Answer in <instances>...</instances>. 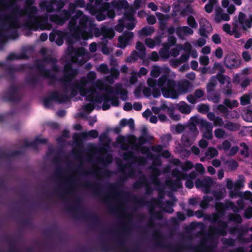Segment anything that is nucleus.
<instances>
[{
  "label": "nucleus",
  "instance_id": "nucleus-2",
  "mask_svg": "<svg viewBox=\"0 0 252 252\" xmlns=\"http://www.w3.org/2000/svg\"><path fill=\"white\" fill-rule=\"evenodd\" d=\"M7 7L10 10V13L4 16L0 15V21L2 22L1 27L6 31L12 30L9 34V37L16 39L19 37L17 29L21 27L18 19L22 15L23 10L20 6L15 4L12 1L8 2Z\"/></svg>",
  "mask_w": 252,
  "mask_h": 252
},
{
  "label": "nucleus",
  "instance_id": "nucleus-13",
  "mask_svg": "<svg viewBox=\"0 0 252 252\" xmlns=\"http://www.w3.org/2000/svg\"><path fill=\"white\" fill-rule=\"evenodd\" d=\"M18 88L15 85L12 84L3 93L2 100L9 102H19L20 101L21 98L18 94Z\"/></svg>",
  "mask_w": 252,
  "mask_h": 252
},
{
  "label": "nucleus",
  "instance_id": "nucleus-22",
  "mask_svg": "<svg viewBox=\"0 0 252 252\" xmlns=\"http://www.w3.org/2000/svg\"><path fill=\"white\" fill-rule=\"evenodd\" d=\"M133 36L134 33L132 32L125 31L118 38L119 47L121 49H124Z\"/></svg>",
  "mask_w": 252,
  "mask_h": 252
},
{
  "label": "nucleus",
  "instance_id": "nucleus-12",
  "mask_svg": "<svg viewBox=\"0 0 252 252\" xmlns=\"http://www.w3.org/2000/svg\"><path fill=\"white\" fill-rule=\"evenodd\" d=\"M34 67L37 69L40 75L50 79L48 82L49 85H54L56 82L58 81L56 75L54 73H52L51 70L46 68L44 64L40 63L38 62L35 63ZM60 80V79L59 81L61 82Z\"/></svg>",
  "mask_w": 252,
  "mask_h": 252
},
{
  "label": "nucleus",
  "instance_id": "nucleus-64",
  "mask_svg": "<svg viewBox=\"0 0 252 252\" xmlns=\"http://www.w3.org/2000/svg\"><path fill=\"white\" fill-rule=\"evenodd\" d=\"M70 19L68 26L70 31L72 32V30H76V29L78 28V26L77 25L78 20L73 17H71Z\"/></svg>",
  "mask_w": 252,
  "mask_h": 252
},
{
  "label": "nucleus",
  "instance_id": "nucleus-50",
  "mask_svg": "<svg viewBox=\"0 0 252 252\" xmlns=\"http://www.w3.org/2000/svg\"><path fill=\"white\" fill-rule=\"evenodd\" d=\"M172 175L181 180L187 179L188 176L187 174L181 172L178 169H174L172 170Z\"/></svg>",
  "mask_w": 252,
  "mask_h": 252
},
{
  "label": "nucleus",
  "instance_id": "nucleus-6",
  "mask_svg": "<svg viewBox=\"0 0 252 252\" xmlns=\"http://www.w3.org/2000/svg\"><path fill=\"white\" fill-rule=\"evenodd\" d=\"M127 176L125 174L120 177V180L115 183H107L106 187L109 192L115 197L121 198L125 196L126 192L119 189L123 187L124 183L128 179Z\"/></svg>",
  "mask_w": 252,
  "mask_h": 252
},
{
  "label": "nucleus",
  "instance_id": "nucleus-24",
  "mask_svg": "<svg viewBox=\"0 0 252 252\" xmlns=\"http://www.w3.org/2000/svg\"><path fill=\"white\" fill-rule=\"evenodd\" d=\"M153 238L155 240V245L159 248H170V245H166L165 239L161 232L158 230L155 231L153 234Z\"/></svg>",
  "mask_w": 252,
  "mask_h": 252
},
{
  "label": "nucleus",
  "instance_id": "nucleus-61",
  "mask_svg": "<svg viewBox=\"0 0 252 252\" xmlns=\"http://www.w3.org/2000/svg\"><path fill=\"white\" fill-rule=\"evenodd\" d=\"M118 126H134V121L132 118L128 120L123 118L120 121Z\"/></svg>",
  "mask_w": 252,
  "mask_h": 252
},
{
  "label": "nucleus",
  "instance_id": "nucleus-10",
  "mask_svg": "<svg viewBox=\"0 0 252 252\" xmlns=\"http://www.w3.org/2000/svg\"><path fill=\"white\" fill-rule=\"evenodd\" d=\"M67 54L69 55H73L72 60L77 63L79 65H83L86 61L83 58L79 60V58L83 57L88 54L87 50L84 47H79L75 48L73 46H70L67 48Z\"/></svg>",
  "mask_w": 252,
  "mask_h": 252
},
{
  "label": "nucleus",
  "instance_id": "nucleus-30",
  "mask_svg": "<svg viewBox=\"0 0 252 252\" xmlns=\"http://www.w3.org/2000/svg\"><path fill=\"white\" fill-rule=\"evenodd\" d=\"M17 113L15 109H12L9 112L0 113V123L10 121L14 118Z\"/></svg>",
  "mask_w": 252,
  "mask_h": 252
},
{
  "label": "nucleus",
  "instance_id": "nucleus-9",
  "mask_svg": "<svg viewBox=\"0 0 252 252\" xmlns=\"http://www.w3.org/2000/svg\"><path fill=\"white\" fill-rule=\"evenodd\" d=\"M158 202L159 200L158 199L154 198L152 199V201L147 202L148 205L149 207V210L151 214V219L148 223L147 227L152 228L155 227V223L152 218L158 220H161L163 219V214L162 212H155L154 211L155 206Z\"/></svg>",
  "mask_w": 252,
  "mask_h": 252
},
{
  "label": "nucleus",
  "instance_id": "nucleus-1",
  "mask_svg": "<svg viewBox=\"0 0 252 252\" xmlns=\"http://www.w3.org/2000/svg\"><path fill=\"white\" fill-rule=\"evenodd\" d=\"M78 74V70L73 68L71 63L67 62L65 63L63 69V76L60 80L63 85V94H61L57 90H55L47 96L44 97L43 103L45 108H51L53 105V101L58 104H63L69 101L71 98L78 94V91L82 96H84L88 93L93 91L91 88L85 87L88 81L84 77L82 78L80 81L76 80L70 83Z\"/></svg>",
  "mask_w": 252,
  "mask_h": 252
},
{
  "label": "nucleus",
  "instance_id": "nucleus-59",
  "mask_svg": "<svg viewBox=\"0 0 252 252\" xmlns=\"http://www.w3.org/2000/svg\"><path fill=\"white\" fill-rule=\"evenodd\" d=\"M226 209L231 208V209L235 213H238L240 211V208L230 200H226Z\"/></svg>",
  "mask_w": 252,
  "mask_h": 252
},
{
  "label": "nucleus",
  "instance_id": "nucleus-63",
  "mask_svg": "<svg viewBox=\"0 0 252 252\" xmlns=\"http://www.w3.org/2000/svg\"><path fill=\"white\" fill-rule=\"evenodd\" d=\"M187 24L192 29L197 28L198 25L195 18L192 15L188 16L187 19Z\"/></svg>",
  "mask_w": 252,
  "mask_h": 252
},
{
  "label": "nucleus",
  "instance_id": "nucleus-14",
  "mask_svg": "<svg viewBox=\"0 0 252 252\" xmlns=\"http://www.w3.org/2000/svg\"><path fill=\"white\" fill-rule=\"evenodd\" d=\"M146 131L147 127H143V135L140 136L138 138H137L134 135L129 136L127 140V142L129 145H131V148L133 150L138 149V148H140L141 146H142L143 144L148 142V139L144 136V133Z\"/></svg>",
  "mask_w": 252,
  "mask_h": 252
},
{
  "label": "nucleus",
  "instance_id": "nucleus-37",
  "mask_svg": "<svg viewBox=\"0 0 252 252\" xmlns=\"http://www.w3.org/2000/svg\"><path fill=\"white\" fill-rule=\"evenodd\" d=\"M85 135V132H82L81 133H74L73 135V139L74 144L78 146H82L83 144V141L86 139V136Z\"/></svg>",
  "mask_w": 252,
  "mask_h": 252
},
{
  "label": "nucleus",
  "instance_id": "nucleus-55",
  "mask_svg": "<svg viewBox=\"0 0 252 252\" xmlns=\"http://www.w3.org/2000/svg\"><path fill=\"white\" fill-rule=\"evenodd\" d=\"M215 19L217 22H219L220 19L224 21H228L230 20V16L227 13L218 12Z\"/></svg>",
  "mask_w": 252,
  "mask_h": 252
},
{
  "label": "nucleus",
  "instance_id": "nucleus-28",
  "mask_svg": "<svg viewBox=\"0 0 252 252\" xmlns=\"http://www.w3.org/2000/svg\"><path fill=\"white\" fill-rule=\"evenodd\" d=\"M99 142L102 144V146L99 148V152H105L108 148H109L108 137L106 132L100 134L99 137Z\"/></svg>",
  "mask_w": 252,
  "mask_h": 252
},
{
  "label": "nucleus",
  "instance_id": "nucleus-57",
  "mask_svg": "<svg viewBox=\"0 0 252 252\" xmlns=\"http://www.w3.org/2000/svg\"><path fill=\"white\" fill-rule=\"evenodd\" d=\"M213 200V197L210 196H204L203 200L200 203V206L201 208L205 209L209 206V204Z\"/></svg>",
  "mask_w": 252,
  "mask_h": 252
},
{
  "label": "nucleus",
  "instance_id": "nucleus-48",
  "mask_svg": "<svg viewBox=\"0 0 252 252\" xmlns=\"http://www.w3.org/2000/svg\"><path fill=\"white\" fill-rule=\"evenodd\" d=\"M7 71V75L9 76L11 81H14L15 80V72L18 71L19 70L13 66H6V64L4 67Z\"/></svg>",
  "mask_w": 252,
  "mask_h": 252
},
{
  "label": "nucleus",
  "instance_id": "nucleus-44",
  "mask_svg": "<svg viewBox=\"0 0 252 252\" xmlns=\"http://www.w3.org/2000/svg\"><path fill=\"white\" fill-rule=\"evenodd\" d=\"M108 9H97L93 11L96 14V19L98 21H101L105 20L107 16L106 11Z\"/></svg>",
  "mask_w": 252,
  "mask_h": 252
},
{
  "label": "nucleus",
  "instance_id": "nucleus-4",
  "mask_svg": "<svg viewBox=\"0 0 252 252\" xmlns=\"http://www.w3.org/2000/svg\"><path fill=\"white\" fill-rule=\"evenodd\" d=\"M158 85L160 88L163 96L165 98L176 99L179 94L175 90L176 83L174 80L169 78L166 75L161 76L157 81Z\"/></svg>",
  "mask_w": 252,
  "mask_h": 252
},
{
  "label": "nucleus",
  "instance_id": "nucleus-26",
  "mask_svg": "<svg viewBox=\"0 0 252 252\" xmlns=\"http://www.w3.org/2000/svg\"><path fill=\"white\" fill-rule=\"evenodd\" d=\"M212 31V27L211 24L207 20L204 19L200 22L199 34L200 36L208 38V34Z\"/></svg>",
  "mask_w": 252,
  "mask_h": 252
},
{
  "label": "nucleus",
  "instance_id": "nucleus-7",
  "mask_svg": "<svg viewBox=\"0 0 252 252\" xmlns=\"http://www.w3.org/2000/svg\"><path fill=\"white\" fill-rule=\"evenodd\" d=\"M82 186L85 188L91 189L94 195L104 203L107 204L109 203L110 197L101 189V186L99 184L87 182L84 183Z\"/></svg>",
  "mask_w": 252,
  "mask_h": 252
},
{
  "label": "nucleus",
  "instance_id": "nucleus-35",
  "mask_svg": "<svg viewBox=\"0 0 252 252\" xmlns=\"http://www.w3.org/2000/svg\"><path fill=\"white\" fill-rule=\"evenodd\" d=\"M147 182L146 177L144 174H142L139 177V180L133 184V188L135 189H139L147 184Z\"/></svg>",
  "mask_w": 252,
  "mask_h": 252
},
{
  "label": "nucleus",
  "instance_id": "nucleus-19",
  "mask_svg": "<svg viewBox=\"0 0 252 252\" xmlns=\"http://www.w3.org/2000/svg\"><path fill=\"white\" fill-rule=\"evenodd\" d=\"M246 18L245 14L241 12L239 13L237 19L236 17L234 18L235 21L239 22L241 24L242 29L244 31L251 28L252 26V14L249 15L248 19H246Z\"/></svg>",
  "mask_w": 252,
  "mask_h": 252
},
{
  "label": "nucleus",
  "instance_id": "nucleus-34",
  "mask_svg": "<svg viewBox=\"0 0 252 252\" xmlns=\"http://www.w3.org/2000/svg\"><path fill=\"white\" fill-rule=\"evenodd\" d=\"M116 94L121 95V99L123 100L126 101L128 99V92L126 90L122 88L121 84L116 85Z\"/></svg>",
  "mask_w": 252,
  "mask_h": 252
},
{
  "label": "nucleus",
  "instance_id": "nucleus-15",
  "mask_svg": "<svg viewBox=\"0 0 252 252\" xmlns=\"http://www.w3.org/2000/svg\"><path fill=\"white\" fill-rule=\"evenodd\" d=\"M123 158L124 160L129 161L133 163H137L138 164L143 165L147 162L148 158L144 156H135L132 151H127L124 153Z\"/></svg>",
  "mask_w": 252,
  "mask_h": 252
},
{
  "label": "nucleus",
  "instance_id": "nucleus-25",
  "mask_svg": "<svg viewBox=\"0 0 252 252\" xmlns=\"http://www.w3.org/2000/svg\"><path fill=\"white\" fill-rule=\"evenodd\" d=\"M76 183V181L73 179L67 181L66 183L70 185V187L65 189H56L54 192L59 195L60 198L64 199V196L67 194H72L73 192V189L72 185Z\"/></svg>",
  "mask_w": 252,
  "mask_h": 252
},
{
  "label": "nucleus",
  "instance_id": "nucleus-42",
  "mask_svg": "<svg viewBox=\"0 0 252 252\" xmlns=\"http://www.w3.org/2000/svg\"><path fill=\"white\" fill-rule=\"evenodd\" d=\"M136 48L140 53V59L144 60L146 56V49L142 42L138 41L136 44Z\"/></svg>",
  "mask_w": 252,
  "mask_h": 252
},
{
  "label": "nucleus",
  "instance_id": "nucleus-23",
  "mask_svg": "<svg viewBox=\"0 0 252 252\" xmlns=\"http://www.w3.org/2000/svg\"><path fill=\"white\" fill-rule=\"evenodd\" d=\"M48 142V139L46 138H40L39 136L35 137L32 141H29L27 139L24 141V146L26 148H32L33 149L37 150L38 149V146L40 144H46Z\"/></svg>",
  "mask_w": 252,
  "mask_h": 252
},
{
  "label": "nucleus",
  "instance_id": "nucleus-62",
  "mask_svg": "<svg viewBox=\"0 0 252 252\" xmlns=\"http://www.w3.org/2000/svg\"><path fill=\"white\" fill-rule=\"evenodd\" d=\"M218 151L214 147H209L207 151L205 153L206 157H210L211 158H213L218 155Z\"/></svg>",
  "mask_w": 252,
  "mask_h": 252
},
{
  "label": "nucleus",
  "instance_id": "nucleus-56",
  "mask_svg": "<svg viewBox=\"0 0 252 252\" xmlns=\"http://www.w3.org/2000/svg\"><path fill=\"white\" fill-rule=\"evenodd\" d=\"M138 58L140 59L139 52L134 50L131 52L130 56L126 58V62L128 63L135 62Z\"/></svg>",
  "mask_w": 252,
  "mask_h": 252
},
{
  "label": "nucleus",
  "instance_id": "nucleus-3",
  "mask_svg": "<svg viewBox=\"0 0 252 252\" xmlns=\"http://www.w3.org/2000/svg\"><path fill=\"white\" fill-rule=\"evenodd\" d=\"M34 1L35 0H26V4L29 5L26 9L28 19L23 26L27 29L34 31H37L39 29L41 31L50 30L51 25L48 23L47 20L39 21V17L35 15L37 9L36 6H32Z\"/></svg>",
  "mask_w": 252,
  "mask_h": 252
},
{
  "label": "nucleus",
  "instance_id": "nucleus-41",
  "mask_svg": "<svg viewBox=\"0 0 252 252\" xmlns=\"http://www.w3.org/2000/svg\"><path fill=\"white\" fill-rule=\"evenodd\" d=\"M214 182L210 177H207L203 179V189H204L206 193H208L211 187L213 185Z\"/></svg>",
  "mask_w": 252,
  "mask_h": 252
},
{
  "label": "nucleus",
  "instance_id": "nucleus-17",
  "mask_svg": "<svg viewBox=\"0 0 252 252\" xmlns=\"http://www.w3.org/2000/svg\"><path fill=\"white\" fill-rule=\"evenodd\" d=\"M223 63L227 68L234 69L238 67L241 62L234 55L227 54L224 57Z\"/></svg>",
  "mask_w": 252,
  "mask_h": 252
},
{
  "label": "nucleus",
  "instance_id": "nucleus-5",
  "mask_svg": "<svg viewBox=\"0 0 252 252\" xmlns=\"http://www.w3.org/2000/svg\"><path fill=\"white\" fill-rule=\"evenodd\" d=\"M80 205V200L77 199L75 200L73 205L67 207L66 210L72 213L78 212V215L82 218L90 221L95 226L101 228L102 221L100 217L94 213H85V210L81 208Z\"/></svg>",
  "mask_w": 252,
  "mask_h": 252
},
{
  "label": "nucleus",
  "instance_id": "nucleus-38",
  "mask_svg": "<svg viewBox=\"0 0 252 252\" xmlns=\"http://www.w3.org/2000/svg\"><path fill=\"white\" fill-rule=\"evenodd\" d=\"M101 33L105 38L112 39L115 36V32L112 28H102Z\"/></svg>",
  "mask_w": 252,
  "mask_h": 252
},
{
  "label": "nucleus",
  "instance_id": "nucleus-8",
  "mask_svg": "<svg viewBox=\"0 0 252 252\" xmlns=\"http://www.w3.org/2000/svg\"><path fill=\"white\" fill-rule=\"evenodd\" d=\"M213 217V222H217L218 226L211 228V231L213 232L214 235L217 236H224L226 235L227 229L228 228L227 222L222 220H218L220 218L219 214H214Z\"/></svg>",
  "mask_w": 252,
  "mask_h": 252
},
{
  "label": "nucleus",
  "instance_id": "nucleus-21",
  "mask_svg": "<svg viewBox=\"0 0 252 252\" xmlns=\"http://www.w3.org/2000/svg\"><path fill=\"white\" fill-rule=\"evenodd\" d=\"M76 172L84 175H96L98 173L99 175L103 177H109L112 174V171L107 169H104L103 171H99L98 172H96L93 170L86 171L84 170L83 167L81 165L78 166L76 169Z\"/></svg>",
  "mask_w": 252,
  "mask_h": 252
},
{
  "label": "nucleus",
  "instance_id": "nucleus-18",
  "mask_svg": "<svg viewBox=\"0 0 252 252\" xmlns=\"http://www.w3.org/2000/svg\"><path fill=\"white\" fill-rule=\"evenodd\" d=\"M22 154V152L20 150L10 151L4 148H0V165L3 160H9L11 158L15 157Z\"/></svg>",
  "mask_w": 252,
  "mask_h": 252
},
{
  "label": "nucleus",
  "instance_id": "nucleus-45",
  "mask_svg": "<svg viewBox=\"0 0 252 252\" xmlns=\"http://www.w3.org/2000/svg\"><path fill=\"white\" fill-rule=\"evenodd\" d=\"M88 21V17L86 15H83L79 20V24L78 25V29L85 32L87 29Z\"/></svg>",
  "mask_w": 252,
  "mask_h": 252
},
{
  "label": "nucleus",
  "instance_id": "nucleus-16",
  "mask_svg": "<svg viewBox=\"0 0 252 252\" xmlns=\"http://www.w3.org/2000/svg\"><path fill=\"white\" fill-rule=\"evenodd\" d=\"M70 18V14L67 10H63L61 16L53 14L49 17L50 21L59 26H63Z\"/></svg>",
  "mask_w": 252,
  "mask_h": 252
},
{
  "label": "nucleus",
  "instance_id": "nucleus-60",
  "mask_svg": "<svg viewBox=\"0 0 252 252\" xmlns=\"http://www.w3.org/2000/svg\"><path fill=\"white\" fill-rule=\"evenodd\" d=\"M224 104L226 106V107L229 108H233L234 107H237L238 105V102L236 100H233L231 101L228 98H225L223 101Z\"/></svg>",
  "mask_w": 252,
  "mask_h": 252
},
{
  "label": "nucleus",
  "instance_id": "nucleus-31",
  "mask_svg": "<svg viewBox=\"0 0 252 252\" xmlns=\"http://www.w3.org/2000/svg\"><path fill=\"white\" fill-rule=\"evenodd\" d=\"M152 174L151 176L152 183L157 187L161 186V184L158 178L161 174V171L158 168L154 167L152 169Z\"/></svg>",
  "mask_w": 252,
  "mask_h": 252
},
{
  "label": "nucleus",
  "instance_id": "nucleus-11",
  "mask_svg": "<svg viewBox=\"0 0 252 252\" xmlns=\"http://www.w3.org/2000/svg\"><path fill=\"white\" fill-rule=\"evenodd\" d=\"M97 100L99 102V103L103 102L102 109L104 111L110 108L111 106L109 102H110L112 106L114 107H118L120 104L119 98L116 95L109 96L107 94H102L101 97H97Z\"/></svg>",
  "mask_w": 252,
  "mask_h": 252
},
{
  "label": "nucleus",
  "instance_id": "nucleus-33",
  "mask_svg": "<svg viewBox=\"0 0 252 252\" xmlns=\"http://www.w3.org/2000/svg\"><path fill=\"white\" fill-rule=\"evenodd\" d=\"M87 84V83L86 84ZM86 88H87L86 87H85ZM91 88L93 89V91L92 92H89L90 93H91V94H89L88 95L86 96V100L87 101H90L91 103H99V102H98L97 100V97H101V96L102 95V94H100L99 93H97L95 95H94V93L95 92V90L93 88V87H88L87 88ZM89 94V93H87V94ZM87 94L85 95V96ZM84 96V95L83 96Z\"/></svg>",
  "mask_w": 252,
  "mask_h": 252
},
{
  "label": "nucleus",
  "instance_id": "nucleus-32",
  "mask_svg": "<svg viewBox=\"0 0 252 252\" xmlns=\"http://www.w3.org/2000/svg\"><path fill=\"white\" fill-rule=\"evenodd\" d=\"M110 8V5L108 2H104L102 0H95L94 5L91 6V10L94 11L97 9H108Z\"/></svg>",
  "mask_w": 252,
  "mask_h": 252
},
{
  "label": "nucleus",
  "instance_id": "nucleus-49",
  "mask_svg": "<svg viewBox=\"0 0 252 252\" xmlns=\"http://www.w3.org/2000/svg\"><path fill=\"white\" fill-rule=\"evenodd\" d=\"M207 99L215 103H218L220 101V94L219 93H209L207 94Z\"/></svg>",
  "mask_w": 252,
  "mask_h": 252
},
{
  "label": "nucleus",
  "instance_id": "nucleus-39",
  "mask_svg": "<svg viewBox=\"0 0 252 252\" xmlns=\"http://www.w3.org/2000/svg\"><path fill=\"white\" fill-rule=\"evenodd\" d=\"M155 32V29L153 27L145 26L140 30L138 33L140 37L142 36H150Z\"/></svg>",
  "mask_w": 252,
  "mask_h": 252
},
{
  "label": "nucleus",
  "instance_id": "nucleus-29",
  "mask_svg": "<svg viewBox=\"0 0 252 252\" xmlns=\"http://www.w3.org/2000/svg\"><path fill=\"white\" fill-rule=\"evenodd\" d=\"M165 184L172 190H177V189L183 188L181 180H179V179H176L175 180L171 179L166 180L165 181Z\"/></svg>",
  "mask_w": 252,
  "mask_h": 252
},
{
  "label": "nucleus",
  "instance_id": "nucleus-47",
  "mask_svg": "<svg viewBox=\"0 0 252 252\" xmlns=\"http://www.w3.org/2000/svg\"><path fill=\"white\" fill-rule=\"evenodd\" d=\"M135 150H140L142 154H146V157L148 159H154L155 157V155L150 151V148L147 146H141L140 148L138 149H135Z\"/></svg>",
  "mask_w": 252,
  "mask_h": 252
},
{
  "label": "nucleus",
  "instance_id": "nucleus-36",
  "mask_svg": "<svg viewBox=\"0 0 252 252\" xmlns=\"http://www.w3.org/2000/svg\"><path fill=\"white\" fill-rule=\"evenodd\" d=\"M177 108L179 111L183 114H189L191 111L190 106L184 101H181L177 104Z\"/></svg>",
  "mask_w": 252,
  "mask_h": 252
},
{
  "label": "nucleus",
  "instance_id": "nucleus-58",
  "mask_svg": "<svg viewBox=\"0 0 252 252\" xmlns=\"http://www.w3.org/2000/svg\"><path fill=\"white\" fill-rule=\"evenodd\" d=\"M45 61L48 63H53L51 69L52 71H55L56 72L59 71V67L57 64V60L56 59L53 58H46L45 59Z\"/></svg>",
  "mask_w": 252,
  "mask_h": 252
},
{
  "label": "nucleus",
  "instance_id": "nucleus-51",
  "mask_svg": "<svg viewBox=\"0 0 252 252\" xmlns=\"http://www.w3.org/2000/svg\"><path fill=\"white\" fill-rule=\"evenodd\" d=\"M28 57L25 53H22L21 55H17L15 53H10L6 57L7 61H13L16 60L27 59Z\"/></svg>",
  "mask_w": 252,
  "mask_h": 252
},
{
  "label": "nucleus",
  "instance_id": "nucleus-52",
  "mask_svg": "<svg viewBox=\"0 0 252 252\" xmlns=\"http://www.w3.org/2000/svg\"><path fill=\"white\" fill-rule=\"evenodd\" d=\"M243 119L248 122H252V105L249 106L246 111L242 114Z\"/></svg>",
  "mask_w": 252,
  "mask_h": 252
},
{
  "label": "nucleus",
  "instance_id": "nucleus-27",
  "mask_svg": "<svg viewBox=\"0 0 252 252\" xmlns=\"http://www.w3.org/2000/svg\"><path fill=\"white\" fill-rule=\"evenodd\" d=\"M176 32L178 36L182 38L184 36L188 35H192L193 34V30L188 26H180L176 28Z\"/></svg>",
  "mask_w": 252,
  "mask_h": 252
},
{
  "label": "nucleus",
  "instance_id": "nucleus-40",
  "mask_svg": "<svg viewBox=\"0 0 252 252\" xmlns=\"http://www.w3.org/2000/svg\"><path fill=\"white\" fill-rule=\"evenodd\" d=\"M217 85L218 82L216 80L215 77H211L206 85L207 94L214 92Z\"/></svg>",
  "mask_w": 252,
  "mask_h": 252
},
{
  "label": "nucleus",
  "instance_id": "nucleus-54",
  "mask_svg": "<svg viewBox=\"0 0 252 252\" xmlns=\"http://www.w3.org/2000/svg\"><path fill=\"white\" fill-rule=\"evenodd\" d=\"M228 217L230 221L234 222L236 223H241L243 221L240 215L237 213H230L228 214Z\"/></svg>",
  "mask_w": 252,
  "mask_h": 252
},
{
  "label": "nucleus",
  "instance_id": "nucleus-20",
  "mask_svg": "<svg viewBox=\"0 0 252 252\" xmlns=\"http://www.w3.org/2000/svg\"><path fill=\"white\" fill-rule=\"evenodd\" d=\"M175 126H213L212 124L206 120L197 116L191 117L187 125L178 124Z\"/></svg>",
  "mask_w": 252,
  "mask_h": 252
},
{
  "label": "nucleus",
  "instance_id": "nucleus-53",
  "mask_svg": "<svg viewBox=\"0 0 252 252\" xmlns=\"http://www.w3.org/2000/svg\"><path fill=\"white\" fill-rule=\"evenodd\" d=\"M112 4L114 7L119 10L126 8L128 5V3L126 0H120L117 1H114Z\"/></svg>",
  "mask_w": 252,
  "mask_h": 252
},
{
  "label": "nucleus",
  "instance_id": "nucleus-46",
  "mask_svg": "<svg viewBox=\"0 0 252 252\" xmlns=\"http://www.w3.org/2000/svg\"><path fill=\"white\" fill-rule=\"evenodd\" d=\"M25 81L28 85L35 88L39 81V79L35 76L31 75L26 77Z\"/></svg>",
  "mask_w": 252,
  "mask_h": 252
},
{
  "label": "nucleus",
  "instance_id": "nucleus-43",
  "mask_svg": "<svg viewBox=\"0 0 252 252\" xmlns=\"http://www.w3.org/2000/svg\"><path fill=\"white\" fill-rule=\"evenodd\" d=\"M97 162L101 163L103 166H106L113 162V157L112 155L109 154L105 157H100L97 159Z\"/></svg>",
  "mask_w": 252,
  "mask_h": 252
}]
</instances>
